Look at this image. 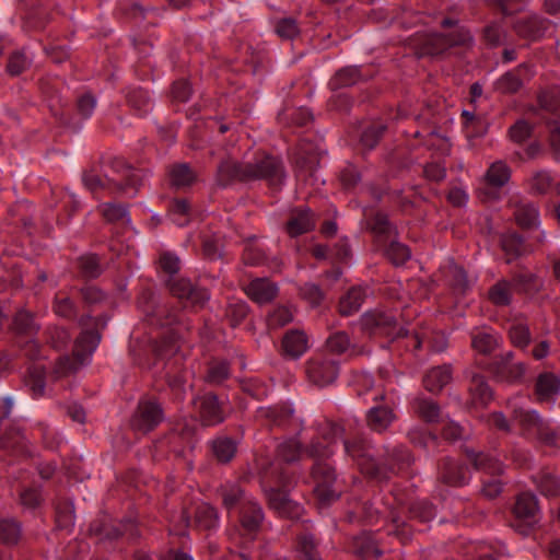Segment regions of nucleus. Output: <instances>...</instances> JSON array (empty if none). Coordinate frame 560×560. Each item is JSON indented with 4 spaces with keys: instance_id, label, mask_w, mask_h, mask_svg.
Wrapping results in <instances>:
<instances>
[{
    "instance_id": "nucleus-36",
    "label": "nucleus",
    "mask_w": 560,
    "mask_h": 560,
    "mask_svg": "<svg viewBox=\"0 0 560 560\" xmlns=\"http://www.w3.org/2000/svg\"><path fill=\"white\" fill-rule=\"evenodd\" d=\"M365 293L361 287L351 288L339 302V313L342 316H349L358 312L364 300Z\"/></svg>"
},
{
    "instance_id": "nucleus-40",
    "label": "nucleus",
    "mask_w": 560,
    "mask_h": 560,
    "mask_svg": "<svg viewBox=\"0 0 560 560\" xmlns=\"http://www.w3.org/2000/svg\"><path fill=\"white\" fill-rule=\"evenodd\" d=\"M327 349L336 354L345 353L350 349V355H358L363 353V349H358L355 346L351 347L350 338L345 331H337L332 334L326 341Z\"/></svg>"
},
{
    "instance_id": "nucleus-21",
    "label": "nucleus",
    "mask_w": 560,
    "mask_h": 560,
    "mask_svg": "<svg viewBox=\"0 0 560 560\" xmlns=\"http://www.w3.org/2000/svg\"><path fill=\"white\" fill-rule=\"evenodd\" d=\"M295 164L300 174L312 175L319 164V155L311 143H301L296 151Z\"/></svg>"
},
{
    "instance_id": "nucleus-17",
    "label": "nucleus",
    "mask_w": 560,
    "mask_h": 560,
    "mask_svg": "<svg viewBox=\"0 0 560 560\" xmlns=\"http://www.w3.org/2000/svg\"><path fill=\"white\" fill-rule=\"evenodd\" d=\"M466 456L475 469L489 474L491 476H499L503 472L504 467L501 462L482 452L466 448Z\"/></svg>"
},
{
    "instance_id": "nucleus-39",
    "label": "nucleus",
    "mask_w": 560,
    "mask_h": 560,
    "mask_svg": "<svg viewBox=\"0 0 560 560\" xmlns=\"http://www.w3.org/2000/svg\"><path fill=\"white\" fill-rule=\"evenodd\" d=\"M300 560H322L317 550V540L311 533H302L296 538Z\"/></svg>"
},
{
    "instance_id": "nucleus-25",
    "label": "nucleus",
    "mask_w": 560,
    "mask_h": 560,
    "mask_svg": "<svg viewBox=\"0 0 560 560\" xmlns=\"http://www.w3.org/2000/svg\"><path fill=\"white\" fill-rule=\"evenodd\" d=\"M236 442L228 436H218L211 442V452L217 462L221 464L230 463L236 454Z\"/></svg>"
},
{
    "instance_id": "nucleus-15",
    "label": "nucleus",
    "mask_w": 560,
    "mask_h": 560,
    "mask_svg": "<svg viewBox=\"0 0 560 560\" xmlns=\"http://www.w3.org/2000/svg\"><path fill=\"white\" fill-rule=\"evenodd\" d=\"M278 287L268 278H256L245 289L250 300L258 304L270 303L278 295Z\"/></svg>"
},
{
    "instance_id": "nucleus-44",
    "label": "nucleus",
    "mask_w": 560,
    "mask_h": 560,
    "mask_svg": "<svg viewBox=\"0 0 560 560\" xmlns=\"http://www.w3.org/2000/svg\"><path fill=\"white\" fill-rule=\"evenodd\" d=\"M388 518L392 527L388 529V534L395 535L402 544L408 542L412 536L411 527L400 518L396 509L389 510Z\"/></svg>"
},
{
    "instance_id": "nucleus-3",
    "label": "nucleus",
    "mask_w": 560,
    "mask_h": 560,
    "mask_svg": "<svg viewBox=\"0 0 560 560\" xmlns=\"http://www.w3.org/2000/svg\"><path fill=\"white\" fill-rule=\"evenodd\" d=\"M265 515L261 506L254 500L243 502L240 510V530L237 534V544L240 547L238 556L248 560L253 558V551L249 548L261 528Z\"/></svg>"
},
{
    "instance_id": "nucleus-33",
    "label": "nucleus",
    "mask_w": 560,
    "mask_h": 560,
    "mask_svg": "<svg viewBox=\"0 0 560 560\" xmlns=\"http://www.w3.org/2000/svg\"><path fill=\"white\" fill-rule=\"evenodd\" d=\"M370 77L371 75L363 74L358 67H345L340 69L330 80V86L332 89L347 88Z\"/></svg>"
},
{
    "instance_id": "nucleus-41",
    "label": "nucleus",
    "mask_w": 560,
    "mask_h": 560,
    "mask_svg": "<svg viewBox=\"0 0 560 560\" xmlns=\"http://www.w3.org/2000/svg\"><path fill=\"white\" fill-rule=\"evenodd\" d=\"M256 237H249L245 242L242 259L245 265L248 266H259L267 262L268 258L264 250V248L258 245L256 242Z\"/></svg>"
},
{
    "instance_id": "nucleus-5",
    "label": "nucleus",
    "mask_w": 560,
    "mask_h": 560,
    "mask_svg": "<svg viewBox=\"0 0 560 560\" xmlns=\"http://www.w3.org/2000/svg\"><path fill=\"white\" fill-rule=\"evenodd\" d=\"M311 477L314 482V494L320 505H329L339 498L336 488L337 475L335 468L327 462H315Z\"/></svg>"
},
{
    "instance_id": "nucleus-59",
    "label": "nucleus",
    "mask_w": 560,
    "mask_h": 560,
    "mask_svg": "<svg viewBox=\"0 0 560 560\" xmlns=\"http://www.w3.org/2000/svg\"><path fill=\"white\" fill-rule=\"evenodd\" d=\"M90 534L95 537H100V539H116L122 535V532L102 520L94 521L90 526Z\"/></svg>"
},
{
    "instance_id": "nucleus-58",
    "label": "nucleus",
    "mask_w": 560,
    "mask_h": 560,
    "mask_svg": "<svg viewBox=\"0 0 560 560\" xmlns=\"http://www.w3.org/2000/svg\"><path fill=\"white\" fill-rule=\"evenodd\" d=\"M275 32L280 38L291 40L300 34V26L294 18H281L275 24Z\"/></svg>"
},
{
    "instance_id": "nucleus-1",
    "label": "nucleus",
    "mask_w": 560,
    "mask_h": 560,
    "mask_svg": "<svg viewBox=\"0 0 560 560\" xmlns=\"http://www.w3.org/2000/svg\"><path fill=\"white\" fill-rule=\"evenodd\" d=\"M285 178V168L279 156L262 154L252 162L226 159L218 165L217 184L226 187L234 182L266 180L270 186H280Z\"/></svg>"
},
{
    "instance_id": "nucleus-31",
    "label": "nucleus",
    "mask_w": 560,
    "mask_h": 560,
    "mask_svg": "<svg viewBox=\"0 0 560 560\" xmlns=\"http://www.w3.org/2000/svg\"><path fill=\"white\" fill-rule=\"evenodd\" d=\"M195 435V427L190 425L188 423H178L176 428L172 431V433L168 436L170 443L175 444L177 442H182L183 447L180 450H177L176 447H173V452L176 455H182L185 452V448H192L195 446L194 441Z\"/></svg>"
},
{
    "instance_id": "nucleus-8",
    "label": "nucleus",
    "mask_w": 560,
    "mask_h": 560,
    "mask_svg": "<svg viewBox=\"0 0 560 560\" xmlns=\"http://www.w3.org/2000/svg\"><path fill=\"white\" fill-rule=\"evenodd\" d=\"M361 325L362 328L371 335L386 336L392 339L407 335V330L398 326L395 316L388 313H366L361 319Z\"/></svg>"
},
{
    "instance_id": "nucleus-64",
    "label": "nucleus",
    "mask_w": 560,
    "mask_h": 560,
    "mask_svg": "<svg viewBox=\"0 0 560 560\" xmlns=\"http://www.w3.org/2000/svg\"><path fill=\"white\" fill-rule=\"evenodd\" d=\"M385 255L395 266H400L410 258V250L399 242H392L386 248Z\"/></svg>"
},
{
    "instance_id": "nucleus-43",
    "label": "nucleus",
    "mask_w": 560,
    "mask_h": 560,
    "mask_svg": "<svg viewBox=\"0 0 560 560\" xmlns=\"http://www.w3.org/2000/svg\"><path fill=\"white\" fill-rule=\"evenodd\" d=\"M413 408L418 416L425 422H436L440 420V406L432 399L417 398Z\"/></svg>"
},
{
    "instance_id": "nucleus-14",
    "label": "nucleus",
    "mask_w": 560,
    "mask_h": 560,
    "mask_svg": "<svg viewBox=\"0 0 560 560\" xmlns=\"http://www.w3.org/2000/svg\"><path fill=\"white\" fill-rule=\"evenodd\" d=\"M412 463V457L408 448L398 446L390 451H386V455L382 464H378L380 468L386 472L387 477L384 479H377L378 481L387 480L390 474L402 472Z\"/></svg>"
},
{
    "instance_id": "nucleus-49",
    "label": "nucleus",
    "mask_w": 560,
    "mask_h": 560,
    "mask_svg": "<svg viewBox=\"0 0 560 560\" xmlns=\"http://www.w3.org/2000/svg\"><path fill=\"white\" fill-rule=\"evenodd\" d=\"M534 481L541 494L556 497L560 490V482L556 476L548 471H540L534 477Z\"/></svg>"
},
{
    "instance_id": "nucleus-54",
    "label": "nucleus",
    "mask_w": 560,
    "mask_h": 560,
    "mask_svg": "<svg viewBox=\"0 0 560 560\" xmlns=\"http://www.w3.org/2000/svg\"><path fill=\"white\" fill-rule=\"evenodd\" d=\"M21 536L19 522L13 518L0 520V542L4 545H14Z\"/></svg>"
},
{
    "instance_id": "nucleus-50",
    "label": "nucleus",
    "mask_w": 560,
    "mask_h": 560,
    "mask_svg": "<svg viewBox=\"0 0 560 560\" xmlns=\"http://www.w3.org/2000/svg\"><path fill=\"white\" fill-rule=\"evenodd\" d=\"M471 345L479 353L489 354L498 347L499 342L497 336L488 331L478 330L472 334Z\"/></svg>"
},
{
    "instance_id": "nucleus-11",
    "label": "nucleus",
    "mask_w": 560,
    "mask_h": 560,
    "mask_svg": "<svg viewBox=\"0 0 560 560\" xmlns=\"http://www.w3.org/2000/svg\"><path fill=\"white\" fill-rule=\"evenodd\" d=\"M307 376L316 385L325 386L332 383L338 375V363L332 359H313L307 364Z\"/></svg>"
},
{
    "instance_id": "nucleus-2",
    "label": "nucleus",
    "mask_w": 560,
    "mask_h": 560,
    "mask_svg": "<svg viewBox=\"0 0 560 560\" xmlns=\"http://www.w3.org/2000/svg\"><path fill=\"white\" fill-rule=\"evenodd\" d=\"M108 166L109 172H106L104 177L93 172L85 173L83 182L86 188L93 192L107 189L110 192L128 194L129 190H132V195H135L144 177L141 171L127 165L121 159L110 160Z\"/></svg>"
},
{
    "instance_id": "nucleus-51",
    "label": "nucleus",
    "mask_w": 560,
    "mask_h": 560,
    "mask_svg": "<svg viewBox=\"0 0 560 560\" xmlns=\"http://www.w3.org/2000/svg\"><path fill=\"white\" fill-rule=\"evenodd\" d=\"M78 267L83 278L94 279L102 273L100 258L95 254L83 255L78 259Z\"/></svg>"
},
{
    "instance_id": "nucleus-26",
    "label": "nucleus",
    "mask_w": 560,
    "mask_h": 560,
    "mask_svg": "<svg viewBox=\"0 0 560 560\" xmlns=\"http://www.w3.org/2000/svg\"><path fill=\"white\" fill-rule=\"evenodd\" d=\"M450 48L448 38L442 34L424 35L419 46V56H438Z\"/></svg>"
},
{
    "instance_id": "nucleus-52",
    "label": "nucleus",
    "mask_w": 560,
    "mask_h": 560,
    "mask_svg": "<svg viewBox=\"0 0 560 560\" xmlns=\"http://www.w3.org/2000/svg\"><path fill=\"white\" fill-rule=\"evenodd\" d=\"M387 130V126L382 121H374L369 125L362 132L361 143L364 148L371 150L375 148L381 138Z\"/></svg>"
},
{
    "instance_id": "nucleus-6",
    "label": "nucleus",
    "mask_w": 560,
    "mask_h": 560,
    "mask_svg": "<svg viewBox=\"0 0 560 560\" xmlns=\"http://www.w3.org/2000/svg\"><path fill=\"white\" fill-rule=\"evenodd\" d=\"M165 283L171 294L182 301L185 306L201 308L210 299L207 289L194 284L187 278L170 276Z\"/></svg>"
},
{
    "instance_id": "nucleus-60",
    "label": "nucleus",
    "mask_w": 560,
    "mask_h": 560,
    "mask_svg": "<svg viewBox=\"0 0 560 560\" xmlns=\"http://www.w3.org/2000/svg\"><path fill=\"white\" fill-rule=\"evenodd\" d=\"M269 505L282 515L291 516L293 509H298L283 491L272 490L269 493Z\"/></svg>"
},
{
    "instance_id": "nucleus-35",
    "label": "nucleus",
    "mask_w": 560,
    "mask_h": 560,
    "mask_svg": "<svg viewBox=\"0 0 560 560\" xmlns=\"http://www.w3.org/2000/svg\"><path fill=\"white\" fill-rule=\"evenodd\" d=\"M46 369L40 364H33L28 368L24 377L25 385L31 389L35 397L43 396L46 386Z\"/></svg>"
},
{
    "instance_id": "nucleus-20",
    "label": "nucleus",
    "mask_w": 560,
    "mask_h": 560,
    "mask_svg": "<svg viewBox=\"0 0 560 560\" xmlns=\"http://www.w3.org/2000/svg\"><path fill=\"white\" fill-rule=\"evenodd\" d=\"M535 390L538 400H551L560 393V378L550 372L541 373L537 377Z\"/></svg>"
},
{
    "instance_id": "nucleus-16",
    "label": "nucleus",
    "mask_w": 560,
    "mask_h": 560,
    "mask_svg": "<svg viewBox=\"0 0 560 560\" xmlns=\"http://www.w3.org/2000/svg\"><path fill=\"white\" fill-rule=\"evenodd\" d=\"M465 376L469 381L468 390L474 401L480 405H487L492 399V390L485 377L472 369H467Z\"/></svg>"
},
{
    "instance_id": "nucleus-38",
    "label": "nucleus",
    "mask_w": 560,
    "mask_h": 560,
    "mask_svg": "<svg viewBox=\"0 0 560 560\" xmlns=\"http://www.w3.org/2000/svg\"><path fill=\"white\" fill-rule=\"evenodd\" d=\"M180 351V345L178 341V337L174 331L166 332L160 342L155 347L156 355L161 359L171 360L172 357H175ZM168 369L171 370L173 363L171 361L167 362Z\"/></svg>"
},
{
    "instance_id": "nucleus-12",
    "label": "nucleus",
    "mask_w": 560,
    "mask_h": 560,
    "mask_svg": "<svg viewBox=\"0 0 560 560\" xmlns=\"http://www.w3.org/2000/svg\"><path fill=\"white\" fill-rule=\"evenodd\" d=\"M548 27L549 22L538 15L523 16L513 23V30L516 35L530 42L541 38Z\"/></svg>"
},
{
    "instance_id": "nucleus-24",
    "label": "nucleus",
    "mask_w": 560,
    "mask_h": 560,
    "mask_svg": "<svg viewBox=\"0 0 560 560\" xmlns=\"http://www.w3.org/2000/svg\"><path fill=\"white\" fill-rule=\"evenodd\" d=\"M282 349L285 355L296 359L307 349V337L303 331L291 330L282 339Z\"/></svg>"
},
{
    "instance_id": "nucleus-29",
    "label": "nucleus",
    "mask_w": 560,
    "mask_h": 560,
    "mask_svg": "<svg viewBox=\"0 0 560 560\" xmlns=\"http://www.w3.org/2000/svg\"><path fill=\"white\" fill-rule=\"evenodd\" d=\"M315 226V222L311 217L308 210H301L293 212L290 220L287 222V232L290 236L295 237L306 233Z\"/></svg>"
},
{
    "instance_id": "nucleus-62",
    "label": "nucleus",
    "mask_w": 560,
    "mask_h": 560,
    "mask_svg": "<svg viewBox=\"0 0 560 560\" xmlns=\"http://www.w3.org/2000/svg\"><path fill=\"white\" fill-rule=\"evenodd\" d=\"M170 212L174 218V221L183 226L189 222V218L191 214V208L189 202L186 199H174Z\"/></svg>"
},
{
    "instance_id": "nucleus-28",
    "label": "nucleus",
    "mask_w": 560,
    "mask_h": 560,
    "mask_svg": "<svg viewBox=\"0 0 560 560\" xmlns=\"http://www.w3.org/2000/svg\"><path fill=\"white\" fill-rule=\"evenodd\" d=\"M351 548L354 555L363 559L375 558L382 553L370 533H362L355 536Z\"/></svg>"
},
{
    "instance_id": "nucleus-18",
    "label": "nucleus",
    "mask_w": 560,
    "mask_h": 560,
    "mask_svg": "<svg viewBox=\"0 0 560 560\" xmlns=\"http://www.w3.org/2000/svg\"><path fill=\"white\" fill-rule=\"evenodd\" d=\"M395 420V413L388 406H375L366 412V425L374 432L382 433Z\"/></svg>"
},
{
    "instance_id": "nucleus-56",
    "label": "nucleus",
    "mask_w": 560,
    "mask_h": 560,
    "mask_svg": "<svg viewBox=\"0 0 560 560\" xmlns=\"http://www.w3.org/2000/svg\"><path fill=\"white\" fill-rule=\"evenodd\" d=\"M368 224L377 237H389L395 232L388 217L382 212L373 214Z\"/></svg>"
},
{
    "instance_id": "nucleus-37",
    "label": "nucleus",
    "mask_w": 560,
    "mask_h": 560,
    "mask_svg": "<svg viewBox=\"0 0 560 560\" xmlns=\"http://www.w3.org/2000/svg\"><path fill=\"white\" fill-rule=\"evenodd\" d=\"M219 493L222 498V504L225 509L232 510L242 506L243 502L250 500L245 495L244 490L238 483H229L220 488Z\"/></svg>"
},
{
    "instance_id": "nucleus-22",
    "label": "nucleus",
    "mask_w": 560,
    "mask_h": 560,
    "mask_svg": "<svg viewBox=\"0 0 560 560\" xmlns=\"http://www.w3.org/2000/svg\"><path fill=\"white\" fill-rule=\"evenodd\" d=\"M439 478L450 486H462L466 481L465 469L451 458H443L439 466Z\"/></svg>"
},
{
    "instance_id": "nucleus-57",
    "label": "nucleus",
    "mask_w": 560,
    "mask_h": 560,
    "mask_svg": "<svg viewBox=\"0 0 560 560\" xmlns=\"http://www.w3.org/2000/svg\"><path fill=\"white\" fill-rule=\"evenodd\" d=\"M277 454L284 463H294L302 456V446L299 441L290 439L278 446Z\"/></svg>"
},
{
    "instance_id": "nucleus-19",
    "label": "nucleus",
    "mask_w": 560,
    "mask_h": 560,
    "mask_svg": "<svg viewBox=\"0 0 560 560\" xmlns=\"http://www.w3.org/2000/svg\"><path fill=\"white\" fill-rule=\"evenodd\" d=\"M452 380L451 365L444 364L432 368L423 377V385L431 393H439Z\"/></svg>"
},
{
    "instance_id": "nucleus-48",
    "label": "nucleus",
    "mask_w": 560,
    "mask_h": 560,
    "mask_svg": "<svg viewBox=\"0 0 560 560\" xmlns=\"http://www.w3.org/2000/svg\"><path fill=\"white\" fill-rule=\"evenodd\" d=\"M293 410L285 406L260 408L258 417L267 419L271 424L282 425L292 416Z\"/></svg>"
},
{
    "instance_id": "nucleus-10",
    "label": "nucleus",
    "mask_w": 560,
    "mask_h": 560,
    "mask_svg": "<svg viewBox=\"0 0 560 560\" xmlns=\"http://www.w3.org/2000/svg\"><path fill=\"white\" fill-rule=\"evenodd\" d=\"M513 352H506L505 354L495 357L493 361L488 365V371L501 382H518L523 378L526 366L518 362L513 363Z\"/></svg>"
},
{
    "instance_id": "nucleus-46",
    "label": "nucleus",
    "mask_w": 560,
    "mask_h": 560,
    "mask_svg": "<svg viewBox=\"0 0 560 560\" xmlns=\"http://www.w3.org/2000/svg\"><path fill=\"white\" fill-rule=\"evenodd\" d=\"M25 436L19 428H10L0 438V448L19 453L24 450Z\"/></svg>"
},
{
    "instance_id": "nucleus-42",
    "label": "nucleus",
    "mask_w": 560,
    "mask_h": 560,
    "mask_svg": "<svg viewBox=\"0 0 560 560\" xmlns=\"http://www.w3.org/2000/svg\"><path fill=\"white\" fill-rule=\"evenodd\" d=\"M100 212L109 223H129L127 207L122 203L106 202L100 206Z\"/></svg>"
},
{
    "instance_id": "nucleus-53",
    "label": "nucleus",
    "mask_w": 560,
    "mask_h": 560,
    "mask_svg": "<svg viewBox=\"0 0 560 560\" xmlns=\"http://www.w3.org/2000/svg\"><path fill=\"white\" fill-rule=\"evenodd\" d=\"M230 376V365L226 361L214 360L209 363L205 380L212 385H219Z\"/></svg>"
},
{
    "instance_id": "nucleus-7",
    "label": "nucleus",
    "mask_w": 560,
    "mask_h": 560,
    "mask_svg": "<svg viewBox=\"0 0 560 560\" xmlns=\"http://www.w3.org/2000/svg\"><path fill=\"white\" fill-rule=\"evenodd\" d=\"M512 527L523 536H527L539 521V506L535 494L523 492L517 495L514 508Z\"/></svg>"
},
{
    "instance_id": "nucleus-23",
    "label": "nucleus",
    "mask_w": 560,
    "mask_h": 560,
    "mask_svg": "<svg viewBox=\"0 0 560 560\" xmlns=\"http://www.w3.org/2000/svg\"><path fill=\"white\" fill-rule=\"evenodd\" d=\"M101 340V335L96 330L86 329L75 340L73 354L79 362H84L94 351Z\"/></svg>"
},
{
    "instance_id": "nucleus-32",
    "label": "nucleus",
    "mask_w": 560,
    "mask_h": 560,
    "mask_svg": "<svg viewBox=\"0 0 560 560\" xmlns=\"http://www.w3.org/2000/svg\"><path fill=\"white\" fill-rule=\"evenodd\" d=\"M512 419L522 428L523 434L533 433L544 420L536 411L515 407L512 411Z\"/></svg>"
},
{
    "instance_id": "nucleus-34",
    "label": "nucleus",
    "mask_w": 560,
    "mask_h": 560,
    "mask_svg": "<svg viewBox=\"0 0 560 560\" xmlns=\"http://www.w3.org/2000/svg\"><path fill=\"white\" fill-rule=\"evenodd\" d=\"M538 101L541 110L550 114V116H542L546 121L547 119L560 120V90L545 91L539 95Z\"/></svg>"
},
{
    "instance_id": "nucleus-30",
    "label": "nucleus",
    "mask_w": 560,
    "mask_h": 560,
    "mask_svg": "<svg viewBox=\"0 0 560 560\" xmlns=\"http://www.w3.org/2000/svg\"><path fill=\"white\" fill-rule=\"evenodd\" d=\"M168 178L176 189L190 186L196 180V174L186 163L174 164L168 168Z\"/></svg>"
},
{
    "instance_id": "nucleus-61",
    "label": "nucleus",
    "mask_w": 560,
    "mask_h": 560,
    "mask_svg": "<svg viewBox=\"0 0 560 560\" xmlns=\"http://www.w3.org/2000/svg\"><path fill=\"white\" fill-rule=\"evenodd\" d=\"M510 178V168L503 162L493 163L487 172V180L490 185L502 187Z\"/></svg>"
},
{
    "instance_id": "nucleus-47",
    "label": "nucleus",
    "mask_w": 560,
    "mask_h": 560,
    "mask_svg": "<svg viewBox=\"0 0 560 560\" xmlns=\"http://www.w3.org/2000/svg\"><path fill=\"white\" fill-rule=\"evenodd\" d=\"M514 217L516 223L524 229H530L536 225L538 211L532 203H517L514 211Z\"/></svg>"
},
{
    "instance_id": "nucleus-63",
    "label": "nucleus",
    "mask_w": 560,
    "mask_h": 560,
    "mask_svg": "<svg viewBox=\"0 0 560 560\" xmlns=\"http://www.w3.org/2000/svg\"><path fill=\"white\" fill-rule=\"evenodd\" d=\"M293 320V314L289 307L279 306L275 308L267 318V325L270 329H277L285 326Z\"/></svg>"
},
{
    "instance_id": "nucleus-45",
    "label": "nucleus",
    "mask_w": 560,
    "mask_h": 560,
    "mask_svg": "<svg viewBox=\"0 0 560 560\" xmlns=\"http://www.w3.org/2000/svg\"><path fill=\"white\" fill-rule=\"evenodd\" d=\"M501 247L504 253L510 256L506 262L521 256L524 253V241L522 236L515 232H509L501 237Z\"/></svg>"
},
{
    "instance_id": "nucleus-27",
    "label": "nucleus",
    "mask_w": 560,
    "mask_h": 560,
    "mask_svg": "<svg viewBox=\"0 0 560 560\" xmlns=\"http://www.w3.org/2000/svg\"><path fill=\"white\" fill-rule=\"evenodd\" d=\"M219 524V514L214 506L208 503L199 504L195 510L194 525L200 530H211Z\"/></svg>"
},
{
    "instance_id": "nucleus-4",
    "label": "nucleus",
    "mask_w": 560,
    "mask_h": 560,
    "mask_svg": "<svg viewBox=\"0 0 560 560\" xmlns=\"http://www.w3.org/2000/svg\"><path fill=\"white\" fill-rule=\"evenodd\" d=\"M346 454L351 457L359 466L362 474L372 479H384L387 477L378 463L371 456L368 442L360 434L349 433L343 439Z\"/></svg>"
},
{
    "instance_id": "nucleus-9",
    "label": "nucleus",
    "mask_w": 560,
    "mask_h": 560,
    "mask_svg": "<svg viewBox=\"0 0 560 560\" xmlns=\"http://www.w3.org/2000/svg\"><path fill=\"white\" fill-rule=\"evenodd\" d=\"M163 420V410L154 400L140 401L131 419V427L135 431L148 433L154 430Z\"/></svg>"
},
{
    "instance_id": "nucleus-55",
    "label": "nucleus",
    "mask_w": 560,
    "mask_h": 560,
    "mask_svg": "<svg viewBox=\"0 0 560 560\" xmlns=\"http://www.w3.org/2000/svg\"><path fill=\"white\" fill-rule=\"evenodd\" d=\"M511 283L505 280H501L493 284L488 292L489 300L498 306L508 305L511 302Z\"/></svg>"
},
{
    "instance_id": "nucleus-13",
    "label": "nucleus",
    "mask_w": 560,
    "mask_h": 560,
    "mask_svg": "<svg viewBox=\"0 0 560 560\" xmlns=\"http://www.w3.org/2000/svg\"><path fill=\"white\" fill-rule=\"evenodd\" d=\"M195 404L203 425H215L224 420L222 407L214 394L207 393L196 399Z\"/></svg>"
}]
</instances>
